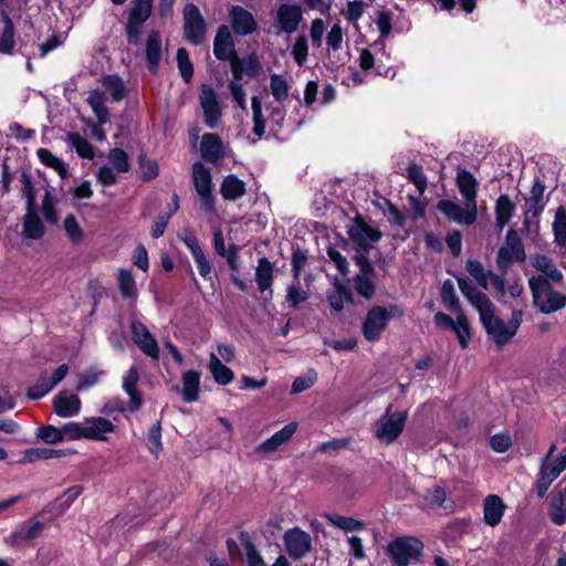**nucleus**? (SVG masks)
Segmentation results:
<instances>
[{
  "mask_svg": "<svg viewBox=\"0 0 566 566\" xmlns=\"http://www.w3.org/2000/svg\"><path fill=\"white\" fill-rule=\"evenodd\" d=\"M459 290L468 302L478 311L480 321L488 335L499 347L506 345L514 336L509 325L494 315L495 307L482 291L465 277H457Z\"/></svg>",
  "mask_w": 566,
  "mask_h": 566,
  "instance_id": "nucleus-1",
  "label": "nucleus"
},
{
  "mask_svg": "<svg viewBox=\"0 0 566 566\" xmlns=\"http://www.w3.org/2000/svg\"><path fill=\"white\" fill-rule=\"evenodd\" d=\"M533 303L544 314L555 313L566 305V295L555 291L552 282L543 275H533L528 279Z\"/></svg>",
  "mask_w": 566,
  "mask_h": 566,
  "instance_id": "nucleus-2",
  "label": "nucleus"
},
{
  "mask_svg": "<svg viewBox=\"0 0 566 566\" xmlns=\"http://www.w3.org/2000/svg\"><path fill=\"white\" fill-rule=\"evenodd\" d=\"M402 315L403 311L396 304L371 307L367 312L363 323L361 331L364 337L369 343L377 342L382 332L387 328L389 321L394 317H401Z\"/></svg>",
  "mask_w": 566,
  "mask_h": 566,
  "instance_id": "nucleus-3",
  "label": "nucleus"
},
{
  "mask_svg": "<svg viewBox=\"0 0 566 566\" xmlns=\"http://www.w3.org/2000/svg\"><path fill=\"white\" fill-rule=\"evenodd\" d=\"M407 421V412H391L389 406L385 413L376 421L374 436L382 443H392L402 432Z\"/></svg>",
  "mask_w": 566,
  "mask_h": 566,
  "instance_id": "nucleus-4",
  "label": "nucleus"
},
{
  "mask_svg": "<svg viewBox=\"0 0 566 566\" xmlns=\"http://www.w3.org/2000/svg\"><path fill=\"white\" fill-rule=\"evenodd\" d=\"M422 549L423 544L411 536L397 537L387 546V552L396 566H408L419 558Z\"/></svg>",
  "mask_w": 566,
  "mask_h": 566,
  "instance_id": "nucleus-5",
  "label": "nucleus"
},
{
  "mask_svg": "<svg viewBox=\"0 0 566 566\" xmlns=\"http://www.w3.org/2000/svg\"><path fill=\"white\" fill-rule=\"evenodd\" d=\"M303 21V10L297 3H281L273 13L272 28L275 34H292Z\"/></svg>",
  "mask_w": 566,
  "mask_h": 566,
  "instance_id": "nucleus-6",
  "label": "nucleus"
},
{
  "mask_svg": "<svg viewBox=\"0 0 566 566\" xmlns=\"http://www.w3.org/2000/svg\"><path fill=\"white\" fill-rule=\"evenodd\" d=\"M153 0H133V7L125 25V33L128 43L137 45L143 31L144 23L151 14Z\"/></svg>",
  "mask_w": 566,
  "mask_h": 566,
  "instance_id": "nucleus-7",
  "label": "nucleus"
},
{
  "mask_svg": "<svg viewBox=\"0 0 566 566\" xmlns=\"http://www.w3.org/2000/svg\"><path fill=\"white\" fill-rule=\"evenodd\" d=\"M437 209L450 222L460 226H472L478 220V205L464 202V206L459 205L450 199H441L437 203Z\"/></svg>",
  "mask_w": 566,
  "mask_h": 566,
  "instance_id": "nucleus-8",
  "label": "nucleus"
},
{
  "mask_svg": "<svg viewBox=\"0 0 566 566\" xmlns=\"http://www.w3.org/2000/svg\"><path fill=\"white\" fill-rule=\"evenodd\" d=\"M192 182L199 196L201 208L206 212L214 211V197L212 195V177L210 169L197 161L192 165Z\"/></svg>",
  "mask_w": 566,
  "mask_h": 566,
  "instance_id": "nucleus-9",
  "label": "nucleus"
},
{
  "mask_svg": "<svg viewBox=\"0 0 566 566\" xmlns=\"http://www.w3.org/2000/svg\"><path fill=\"white\" fill-rule=\"evenodd\" d=\"M525 258L524 244L521 238L515 230L510 229L506 233L505 244L497 251V268L505 273L512 263L523 262Z\"/></svg>",
  "mask_w": 566,
  "mask_h": 566,
  "instance_id": "nucleus-10",
  "label": "nucleus"
},
{
  "mask_svg": "<svg viewBox=\"0 0 566 566\" xmlns=\"http://www.w3.org/2000/svg\"><path fill=\"white\" fill-rule=\"evenodd\" d=\"M199 104L207 127L216 128L222 116V109L216 91L208 84L199 88Z\"/></svg>",
  "mask_w": 566,
  "mask_h": 566,
  "instance_id": "nucleus-11",
  "label": "nucleus"
},
{
  "mask_svg": "<svg viewBox=\"0 0 566 566\" xmlns=\"http://www.w3.org/2000/svg\"><path fill=\"white\" fill-rule=\"evenodd\" d=\"M184 32L188 42L198 45L203 42L206 33V22L193 3H188L184 8Z\"/></svg>",
  "mask_w": 566,
  "mask_h": 566,
  "instance_id": "nucleus-12",
  "label": "nucleus"
},
{
  "mask_svg": "<svg viewBox=\"0 0 566 566\" xmlns=\"http://www.w3.org/2000/svg\"><path fill=\"white\" fill-rule=\"evenodd\" d=\"M347 233L350 240L364 252H368L373 249V245L378 242L382 235L378 229L358 219L348 228Z\"/></svg>",
  "mask_w": 566,
  "mask_h": 566,
  "instance_id": "nucleus-13",
  "label": "nucleus"
},
{
  "mask_svg": "<svg viewBox=\"0 0 566 566\" xmlns=\"http://www.w3.org/2000/svg\"><path fill=\"white\" fill-rule=\"evenodd\" d=\"M130 329L134 343L148 357L154 360L159 359V346L156 338L149 329L139 321L134 319L130 323Z\"/></svg>",
  "mask_w": 566,
  "mask_h": 566,
  "instance_id": "nucleus-14",
  "label": "nucleus"
},
{
  "mask_svg": "<svg viewBox=\"0 0 566 566\" xmlns=\"http://www.w3.org/2000/svg\"><path fill=\"white\" fill-rule=\"evenodd\" d=\"M284 542L286 552L294 559L302 558L311 549L310 535L297 527L286 531L284 535Z\"/></svg>",
  "mask_w": 566,
  "mask_h": 566,
  "instance_id": "nucleus-15",
  "label": "nucleus"
},
{
  "mask_svg": "<svg viewBox=\"0 0 566 566\" xmlns=\"http://www.w3.org/2000/svg\"><path fill=\"white\" fill-rule=\"evenodd\" d=\"M44 528L43 522L36 518H30L20 523L12 531L6 542L12 546H18L38 537Z\"/></svg>",
  "mask_w": 566,
  "mask_h": 566,
  "instance_id": "nucleus-16",
  "label": "nucleus"
},
{
  "mask_svg": "<svg viewBox=\"0 0 566 566\" xmlns=\"http://www.w3.org/2000/svg\"><path fill=\"white\" fill-rule=\"evenodd\" d=\"M52 406L56 416L72 418L80 413L82 402L78 396L62 390L53 398Z\"/></svg>",
  "mask_w": 566,
  "mask_h": 566,
  "instance_id": "nucleus-17",
  "label": "nucleus"
},
{
  "mask_svg": "<svg viewBox=\"0 0 566 566\" xmlns=\"http://www.w3.org/2000/svg\"><path fill=\"white\" fill-rule=\"evenodd\" d=\"M138 382L139 371L135 366H133L128 369L122 381V388L129 398L128 409L133 412L138 411L144 402L143 396L137 388Z\"/></svg>",
  "mask_w": 566,
  "mask_h": 566,
  "instance_id": "nucleus-18",
  "label": "nucleus"
},
{
  "mask_svg": "<svg viewBox=\"0 0 566 566\" xmlns=\"http://www.w3.org/2000/svg\"><path fill=\"white\" fill-rule=\"evenodd\" d=\"M231 27L235 34L248 35L256 30V22L251 12L240 6H234L230 10Z\"/></svg>",
  "mask_w": 566,
  "mask_h": 566,
  "instance_id": "nucleus-19",
  "label": "nucleus"
},
{
  "mask_svg": "<svg viewBox=\"0 0 566 566\" xmlns=\"http://www.w3.org/2000/svg\"><path fill=\"white\" fill-rule=\"evenodd\" d=\"M455 185L464 202L478 205L479 181L471 171L464 168L459 169L455 177Z\"/></svg>",
  "mask_w": 566,
  "mask_h": 566,
  "instance_id": "nucleus-20",
  "label": "nucleus"
},
{
  "mask_svg": "<svg viewBox=\"0 0 566 566\" xmlns=\"http://www.w3.org/2000/svg\"><path fill=\"white\" fill-rule=\"evenodd\" d=\"M85 439L105 441L106 434L115 431L112 421L103 417H91L83 420Z\"/></svg>",
  "mask_w": 566,
  "mask_h": 566,
  "instance_id": "nucleus-21",
  "label": "nucleus"
},
{
  "mask_svg": "<svg viewBox=\"0 0 566 566\" xmlns=\"http://www.w3.org/2000/svg\"><path fill=\"white\" fill-rule=\"evenodd\" d=\"M213 53L221 61H232L235 57L233 40L227 25H221L217 31Z\"/></svg>",
  "mask_w": 566,
  "mask_h": 566,
  "instance_id": "nucleus-22",
  "label": "nucleus"
},
{
  "mask_svg": "<svg viewBox=\"0 0 566 566\" xmlns=\"http://www.w3.org/2000/svg\"><path fill=\"white\" fill-rule=\"evenodd\" d=\"M506 505L503 500L495 494H490L483 500V521L485 524L497 526L505 513Z\"/></svg>",
  "mask_w": 566,
  "mask_h": 566,
  "instance_id": "nucleus-23",
  "label": "nucleus"
},
{
  "mask_svg": "<svg viewBox=\"0 0 566 566\" xmlns=\"http://www.w3.org/2000/svg\"><path fill=\"white\" fill-rule=\"evenodd\" d=\"M297 430L296 422H289L281 430L273 433L270 438L263 441L259 447L258 451L263 453H272L276 451L281 446L285 444Z\"/></svg>",
  "mask_w": 566,
  "mask_h": 566,
  "instance_id": "nucleus-24",
  "label": "nucleus"
},
{
  "mask_svg": "<svg viewBox=\"0 0 566 566\" xmlns=\"http://www.w3.org/2000/svg\"><path fill=\"white\" fill-rule=\"evenodd\" d=\"M163 44L160 33L158 31H150L146 39L145 55L149 71L155 74L161 60Z\"/></svg>",
  "mask_w": 566,
  "mask_h": 566,
  "instance_id": "nucleus-25",
  "label": "nucleus"
},
{
  "mask_svg": "<svg viewBox=\"0 0 566 566\" xmlns=\"http://www.w3.org/2000/svg\"><path fill=\"white\" fill-rule=\"evenodd\" d=\"M200 153L203 160L217 163L223 157V143L221 138L212 133L203 134L200 143Z\"/></svg>",
  "mask_w": 566,
  "mask_h": 566,
  "instance_id": "nucleus-26",
  "label": "nucleus"
},
{
  "mask_svg": "<svg viewBox=\"0 0 566 566\" xmlns=\"http://www.w3.org/2000/svg\"><path fill=\"white\" fill-rule=\"evenodd\" d=\"M545 184L539 177H534L530 196L525 200L528 212L538 217L545 209L546 200L544 198Z\"/></svg>",
  "mask_w": 566,
  "mask_h": 566,
  "instance_id": "nucleus-27",
  "label": "nucleus"
},
{
  "mask_svg": "<svg viewBox=\"0 0 566 566\" xmlns=\"http://www.w3.org/2000/svg\"><path fill=\"white\" fill-rule=\"evenodd\" d=\"M247 192L245 182L238 176L230 174L226 176L220 186V193L227 201H235Z\"/></svg>",
  "mask_w": 566,
  "mask_h": 566,
  "instance_id": "nucleus-28",
  "label": "nucleus"
},
{
  "mask_svg": "<svg viewBox=\"0 0 566 566\" xmlns=\"http://www.w3.org/2000/svg\"><path fill=\"white\" fill-rule=\"evenodd\" d=\"M532 265L539 272L538 275L547 277L548 282L558 283L563 280V273L557 269L554 261L544 254H536L532 259Z\"/></svg>",
  "mask_w": 566,
  "mask_h": 566,
  "instance_id": "nucleus-29",
  "label": "nucleus"
},
{
  "mask_svg": "<svg viewBox=\"0 0 566 566\" xmlns=\"http://www.w3.org/2000/svg\"><path fill=\"white\" fill-rule=\"evenodd\" d=\"M181 396L186 402H195L199 399L200 374L196 370H187L181 376Z\"/></svg>",
  "mask_w": 566,
  "mask_h": 566,
  "instance_id": "nucleus-30",
  "label": "nucleus"
},
{
  "mask_svg": "<svg viewBox=\"0 0 566 566\" xmlns=\"http://www.w3.org/2000/svg\"><path fill=\"white\" fill-rule=\"evenodd\" d=\"M255 282L261 293L269 292L272 295V283H273V264L272 262L263 256L258 260V266L255 269Z\"/></svg>",
  "mask_w": 566,
  "mask_h": 566,
  "instance_id": "nucleus-31",
  "label": "nucleus"
},
{
  "mask_svg": "<svg viewBox=\"0 0 566 566\" xmlns=\"http://www.w3.org/2000/svg\"><path fill=\"white\" fill-rule=\"evenodd\" d=\"M208 369L218 385L226 386L234 379L233 371L214 353L209 356Z\"/></svg>",
  "mask_w": 566,
  "mask_h": 566,
  "instance_id": "nucleus-32",
  "label": "nucleus"
},
{
  "mask_svg": "<svg viewBox=\"0 0 566 566\" xmlns=\"http://www.w3.org/2000/svg\"><path fill=\"white\" fill-rule=\"evenodd\" d=\"M117 286L124 300L135 301L137 298L138 290L130 270L119 269L117 271Z\"/></svg>",
  "mask_w": 566,
  "mask_h": 566,
  "instance_id": "nucleus-33",
  "label": "nucleus"
},
{
  "mask_svg": "<svg viewBox=\"0 0 566 566\" xmlns=\"http://www.w3.org/2000/svg\"><path fill=\"white\" fill-rule=\"evenodd\" d=\"M515 205L507 195H501L495 202V224L502 230L512 219Z\"/></svg>",
  "mask_w": 566,
  "mask_h": 566,
  "instance_id": "nucleus-34",
  "label": "nucleus"
},
{
  "mask_svg": "<svg viewBox=\"0 0 566 566\" xmlns=\"http://www.w3.org/2000/svg\"><path fill=\"white\" fill-rule=\"evenodd\" d=\"M86 102L95 114L99 125H104L109 122L111 114L105 105V94L103 92L98 90L92 91Z\"/></svg>",
  "mask_w": 566,
  "mask_h": 566,
  "instance_id": "nucleus-35",
  "label": "nucleus"
},
{
  "mask_svg": "<svg viewBox=\"0 0 566 566\" xmlns=\"http://www.w3.org/2000/svg\"><path fill=\"white\" fill-rule=\"evenodd\" d=\"M231 62V72L234 82L242 78L243 74L255 76L259 71V63L255 57L240 60L234 57Z\"/></svg>",
  "mask_w": 566,
  "mask_h": 566,
  "instance_id": "nucleus-36",
  "label": "nucleus"
},
{
  "mask_svg": "<svg viewBox=\"0 0 566 566\" xmlns=\"http://www.w3.org/2000/svg\"><path fill=\"white\" fill-rule=\"evenodd\" d=\"M554 243L558 247H566V207L558 206L555 210L552 223Z\"/></svg>",
  "mask_w": 566,
  "mask_h": 566,
  "instance_id": "nucleus-37",
  "label": "nucleus"
},
{
  "mask_svg": "<svg viewBox=\"0 0 566 566\" xmlns=\"http://www.w3.org/2000/svg\"><path fill=\"white\" fill-rule=\"evenodd\" d=\"M3 30L0 33V53L11 54L15 44L14 25L11 18L2 13Z\"/></svg>",
  "mask_w": 566,
  "mask_h": 566,
  "instance_id": "nucleus-38",
  "label": "nucleus"
},
{
  "mask_svg": "<svg viewBox=\"0 0 566 566\" xmlns=\"http://www.w3.org/2000/svg\"><path fill=\"white\" fill-rule=\"evenodd\" d=\"M65 455L64 450H55L50 448H29L23 451L21 463H33L39 460H49Z\"/></svg>",
  "mask_w": 566,
  "mask_h": 566,
  "instance_id": "nucleus-39",
  "label": "nucleus"
},
{
  "mask_svg": "<svg viewBox=\"0 0 566 566\" xmlns=\"http://www.w3.org/2000/svg\"><path fill=\"white\" fill-rule=\"evenodd\" d=\"M22 234L28 239L39 240L44 234V226L41 219L34 213V210H28L23 220Z\"/></svg>",
  "mask_w": 566,
  "mask_h": 566,
  "instance_id": "nucleus-40",
  "label": "nucleus"
},
{
  "mask_svg": "<svg viewBox=\"0 0 566 566\" xmlns=\"http://www.w3.org/2000/svg\"><path fill=\"white\" fill-rule=\"evenodd\" d=\"M36 156L43 165L54 169L62 179L66 178V176H67L66 164L62 159H60L59 157L53 155L49 149L39 148L36 150Z\"/></svg>",
  "mask_w": 566,
  "mask_h": 566,
  "instance_id": "nucleus-41",
  "label": "nucleus"
},
{
  "mask_svg": "<svg viewBox=\"0 0 566 566\" xmlns=\"http://www.w3.org/2000/svg\"><path fill=\"white\" fill-rule=\"evenodd\" d=\"M66 143L75 149L81 158L93 159L94 148L91 143L78 133H70L66 136Z\"/></svg>",
  "mask_w": 566,
  "mask_h": 566,
  "instance_id": "nucleus-42",
  "label": "nucleus"
},
{
  "mask_svg": "<svg viewBox=\"0 0 566 566\" xmlns=\"http://www.w3.org/2000/svg\"><path fill=\"white\" fill-rule=\"evenodd\" d=\"M441 301L454 314L463 312L451 280H446L441 286Z\"/></svg>",
  "mask_w": 566,
  "mask_h": 566,
  "instance_id": "nucleus-43",
  "label": "nucleus"
},
{
  "mask_svg": "<svg viewBox=\"0 0 566 566\" xmlns=\"http://www.w3.org/2000/svg\"><path fill=\"white\" fill-rule=\"evenodd\" d=\"M465 270L475 280L479 286L483 290H488L490 271H486L480 261L472 259L468 260L465 262Z\"/></svg>",
  "mask_w": 566,
  "mask_h": 566,
  "instance_id": "nucleus-44",
  "label": "nucleus"
},
{
  "mask_svg": "<svg viewBox=\"0 0 566 566\" xmlns=\"http://www.w3.org/2000/svg\"><path fill=\"white\" fill-rule=\"evenodd\" d=\"M455 316L457 319L451 331L455 333L461 348L465 349L471 339L469 321L463 312L455 314Z\"/></svg>",
  "mask_w": 566,
  "mask_h": 566,
  "instance_id": "nucleus-45",
  "label": "nucleus"
},
{
  "mask_svg": "<svg viewBox=\"0 0 566 566\" xmlns=\"http://www.w3.org/2000/svg\"><path fill=\"white\" fill-rule=\"evenodd\" d=\"M103 86L109 93L112 101L119 102L125 97L126 88L120 77L117 75L105 76L102 81Z\"/></svg>",
  "mask_w": 566,
  "mask_h": 566,
  "instance_id": "nucleus-46",
  "label": "nucleus"
},
{
  "mask_svg": "<svg viewBox=\"0 0 566 566\" xmlns=\"http://www.w3.org/2000/svg\"><path fill=\"white\" fill-rule=\"evenodd\" d=\"M240 541L244 546L247 553L248 566H266L255 545L252 543L250 535L247 532L240 533Z\"/></svg>",
  "mask_w": 566,
  "mask_h": 566,
  "instance_id": "nucleus-47",
  "label": "nucleus"
},
{
  "mask_svg": "<svg viewBox=\"0 0 566 566\" xmlns=\"http://www.w3.org/2000/svg\"><path fill=\"white\" fill-rule=\"evenodd\" d=\"M271 93L279 103L289 97L290 85L286 78L281 74H272L270 77Z\"/></svg>",
  "mask_w": 566,
  "mask_h": 566,
  "instance_id": "nucleus-48",
  "label": "nucleus"
},
{
  "mask_svg": "<svg viewBox=\"0 0 566 566\" xmlns=\"http://www.w3.org/2000/svg\"><path fill=\"white\" fill-rule=\"evenodd\" d=\"M407 178L411 181L418 191L422 195L428 187V179L422 170V167L417 163H409L407 166Z\"/></svg>",
  "mask_w": 566,
  "mask_h": 566,
  "instance_id": "nucleus-49",
  "label": "nucleus"
},
{
  "mask_svg": "<svg viewBox=\"0 0 566 566\" xmlns=\"http://www.w3.org/2000/svg\"><path fill=\"white\" fill-rule=\"evenodd\" d=\"M251 107L253 114V134L260 139L265 133V119L262 113V103L258 96L252 97Z\"/></svg>",
  "mask_w": 566,
  "mask_h": 566,
  "instance_id": "nucleus-50",
  "label": "nucleus"
},
{
  "mask_svg": "<svg viewBox=\"0 0 566 566\" xmlns=\"http://www.w3.org/2000/svg\"><path fill=\"white\" fill-rule=\"evenodd\" d=\"M54 387L53 382L49 380L46 371H43L40 375L39 381L28 389L27 396L32 400H36L44 397Z\"/></svg>",
  "mask_w": 566,
  "mask_h": 566,
  "instance_id": "nucleus-51",
  "label": "nucleus"
},
{
  "mask_svg": "<svg viewBox=\"0 0 566 566\" xmlns=\"http://www.w3.org/2000/svg\"><path fill=\"white\" fill-rule=\"evenodd\" d=\"M177 63L181 77L186 83H189L193 75V66L185 48L178 49Z\"/></svg>",
  "mask_w": 566,
  "mask_h": 566,
  "instance_id": "nucleus-52",
  "label": "nucleus"
},
{
  "mask_svg": "<svg viewBox=\"0 0 566 566\" xmlns=\"http://www.w3.org/2000/svg\"><path fill=\"white\" fill-rule=\"evenodd\" d=\"M317 380V373L314 369H308L303 376L296 377L291 387V394L296 395L314 386Z\"/></svg>",
  "mask_w": 566,
  "mask_h": 566,
  "instance_id": "nucleus-53",
  "label": "nucleus"
},
{
  "mask_svg": "<svg viewBox=\"0 0 566 566\" xmlns=\"http://www.w3.org/2000/svg\"><path fill=\"white\" fill-rule=\"evenodd\" d=\"M36 437L48 444H55L63 442V434L61 428L48 424L36 429Z\"/></svg>",
  "mask_w": 566,
  "mask_h": 566,
  "instance_id": "nucleus-54",
  "label": "nucleus"
},
{
  "mask_svg": "<svg viewBox=\"0 0 566 566\" xmlns=\"http://www.w3.org/2000/svg\"><path fill=\"white\" fill-rule=\"evenodd\" d=\"M22 196L27 200V210H34L35 208V192L32 178L28 172H22L20 176Z\"/></svg>",
  "mask_w": 566,
  "mask_h": 566,
  "instance_id": "nucleus-55",
  "label": "nucleus"
},
{
  "mask_svg": "<svg viewBox=\"0 0 566 566\" xmlns=\"http://www.w3.org/2000/svg\"><path fill=\"white\" fill-rule=\"evenodd\" d=\"M352 300L350 291L343 287H337L327 296L328 304L335 312H342L345 302H352Z\"/></svg>",
  "mask_w": 566,
  "mask_h": 566,
  "instance_id": "nucleus-56",
  "label": "nucleus"
},
{
  "mask_svg": "<svg viewBox=\"0 0 566 566\" xmlns=\"http://www.w3.org/2000/svg\"><path fill=\"white\" fill-rule=\"evenodd\" d=\"M147 440L150 453L157 457L163 449L160 422L157 421L149 428Z\"/></svg>",
  "mask_w": 566,
  "mask_h": 566,
  "instance_id": "nucleus-57",
  "label": "nucleus"
},
{
  "mask_svg": "<svg viewBox=\"0 0 566 566\" xmlns=\"http://www.w3.org/2000/svg\"><path fill=\"white\" fill-rule=\"evenodd\" d=\"M291 53L298 66L304 65L308 54L307 39L304 35H298L295 39Z\"/></svg>",
  "mask_w": 566,
  "mask_h": 566,
  "instance_id": "nucleus-58",
  "label": "nucleus"
},
{
  "mask_svg": "<svg viewBox=\"0 0 566 566\" xmlns=\"http://www.w3.org/2000/svg\"><path fill=\"white\" fill-rule=\"evenodd\" d=\"M541 469L553 480H556L566 470V451L558 455L553 463L542 462Z\"/></svg>",
  "mask_w": 566,
  "mask_h": 566,
  "instance_id": "nucleus-59",
  "label": "nucleus"
},
{
  "mask_svg": "<svg viewBox=\"0 0 566 566\" xmlns=\"http://www.w3.org/2000/svg\"><path fill=\"white\" fill-rule=\"evenodd\" d=\"M369 276L370 275H356L354 277V287L356 292L365 298H371L375 294V286Z\"/></svg>",
  "mask_w": 566,
  "mask_h": 566,
  "instance_id": "nucleus-60",
  "label": "nucleus"
},
{
  "mask_svg": "<svg viewBox=\"0 0 566 566\" xmlns=\"http://www.w3.org/2000/svg\"><path fill=\"white\" fill-rule=\"evenodd\" d=\"M63 441L85 439L84 423L71 421L61 427Z\"/></svg>",
  "mask_w": 566,
  "mask_h": 566,
  "instance_id": "nucleus-61",
  "label": "nucleus"
},
{
  "mask_svg": "<svg viewBox=\"0 0 566 566\" xmlns=\"http://www.w3.org/2000/svg\"><path fill=\"white\" fill-rule=\"evenodd\" d=\"M109 161L118 172H127L130 168L127 154L120 148L111 149Z\"/></svg>",
  "mask_w": 566,
  "mask_h": 566,
  "instance_id": "nucleus-62",
  "label": "nucleus"
},
{
  "mask_svg": "<svg viewBox=\"0 0 566 566\" xmlns=\"http://www.w3.org/2000/svg\"><path fill=\"white\" fill-rule=\"evenodd\" d=\"M366 10V3L361 0L348 1L344 15L350 23L357 22Z\"/></svg>",
  "mask_w": 566,
  "mask_h": 566,
  "instance_id": "nucleus-63",
  "label": "nucleus"
},
{
  "mask_svg": "<svg viewBox=\"0 0 566 566\" xmlns=\"http://www.w3.org/2000/svg\"><path fill=\"white\" fill-rule=\"evenodd\" d=\"M308 298V293L298 285H290L286 291V302L290 307L296 308Z\"/></svg>",
  "mask_w": 566,
  "mask_h": 566,
  "instance_id": "nucleus-64",
  "label": "nucleus"
}]
</instances>
